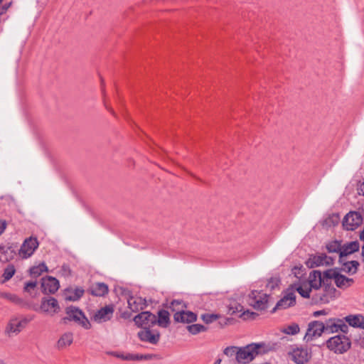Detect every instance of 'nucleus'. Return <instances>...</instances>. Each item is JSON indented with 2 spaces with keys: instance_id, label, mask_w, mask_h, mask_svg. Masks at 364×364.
Here are the masks:
<instances>
[{
  "instance_id": "obj_31",
  "label": "nucleus",
  "mask_w": 364,
  "mask_h": 364,
  "mask_svg": "<svg viewBox=\"0 0 364 364\" xmlns=\"http://www.w3.org/2000/svg\"><path fill=\"white\" fill-rule=\"evenodd\" d=\"M16 269L14 268V266L13 265H9L6 267L4 271L2 277L3 281L2 283H4L7 281H9L15 274Z\"/></svg>"
},
{
  "instance_id": "obj_26",
  "label": "nucleus",
  "mask_w": 364,
  "mask_h": 364,
  "mask_svg": "<svg viewBox=\"0 0 364 364\" xmlns=\"http://www.w3.org/2000/svg\"><path fill=\"white\" fill-rule=\"evenodd\" d=\"M91 294L96 296H103L108 292V287L104 283H97L90 289Z\"/></svg>"
},
{
  "instance_id": "obj_4",
  "label": "nucleus",
  "mask_w": 364,
  "mask_h": 364,
  "mask_svg": "<svg viewBox=\"0 0 364 364\" xmlns=\"http://www.w3.org/2000/svg\"><path fill=\"white\" fill-rule=\"evenodd\" d=\"M326 345L328 349L336 353H343L346 352L351 346L348 338L345 336H336L329 338Z\"/></svg>"
},
{
  "instance_id": "obj_5",
  "label": "nucleus",
  "mask_w": 364,
  "mask_h": 364,
  "mask_svg": "<svg viewBox=\"0 0 364 364\" xmlns=\"http://www.w3.org/2000/svg\"><path fill=\"white\" fill-rule=\"evenodd\" d=\"M326 277L328 278V281L334 280L336 285L340 289H347L353 284V279L348 278L344 275L338 273L336 269H329L325 271Z\"/></svg>"
},
{
  "instance_id": "obj_38",
  "label": "nucleus",
  "mask_w": 364,
  "mask_h": 364,
  "mask_svg": "<svg viewBox=\"0 0 364 364\" xmlns=\"http://www.w3.org/2000/svg\"><path fill=\"white\" fill-rule=\"evenodd\" d=\"M37 282L36 281H31L26 283L25 284V290L27 291H31V289H33L36 287Z\"/></svg>"
},
{
  "instance_id": "obj_8",
  "label": "nucleus",
  "mask_w": 364,
  "mask_h": 364,
  "mask_svg": "<svg viewBox=\"0 0 364 364\" xmlns=\"http://www.w3.org/2000/svg\"><path fill=\"white\" fill-rule=\"evenodd\" d=\"M66 314L67 317L65 318L78 323L86 329L90 328V323L89 321L79 309L73 306L68 307Z\"/></svg>"
},
{
  "instance_id": "obj_43",
  "label": "nucleus",
  "mask_w": 364,
  "mask_h": 364,
  "mask_svg": "<svg viewBox=\"0 0 364 364\" xmlns=\"http://www.w3.org/2000/svg\"><path fill=\"white\" fill-rule=\"evenodd\" d=\"M358 191L359 194L364 196V178H363V182L360 184Z\"/></svg>"
},
{
  "instance_id": "obj_35",
  "label": "nucleus",
  "mask_w": 364,
  "mask_h": 364,
  "mask_svg": "<svg viewBox=\"0 0 364 364\" xmlns=\"http://www.w3.org/2000/svg\"><path fill=\"white\" fill-rule=\"evenodd\" d=\"M188 331L195 335L200 332L204 331L205 328L201 324H193L187 326Z\"/></svg>"
},
{
  "instance_id": "obj_18",
  "label": "nucleus",
  "mask_w": 364,
  "mask_h": 364,
  "mask_svg": "<svg viewBox=\"0 0 364 364\" xmlns=\"http://www.w3.org/2000/svg\"><path fill=\"white\" fill-rule=\"evenodd\" d=\"M114 311V307L112 305L101 308L94 314L93 320L100 323L106 322L112 318Z\"/></svg>"
},
{
  "instance_id": "obj_11",
  "label": "nucleus",
  "mask_w": 364,
  "mask_h": 364,
  "mask_svg": "<svg viewBox=\"0 0 364 364\" xmlns=\"http://www.w3.org/2000/svg\"><path fill=\"white\" fill-rule=\"evenodd\" d=\"M363 223V217L358 212L351 211L343 218V226L348 230H354Z\"/></svg>"
},
{
  "instance_id": "obj_7",
  "label": "nucleus",
  "mask_w": 364,
  "mask_h": 364,
  "mask_svg": "<svg viewBox=\"0 0 364 364\" xmlns=\"http://www.w3.org/2000/svg\"><path fill=\"white\" fill-rule=\"evenodd\" d=\"M333 259L324 253L312 255L306 260V264L309 268L313 269L318 267L330 266L333 264Z\"/></svg>"
},
{
  "instance_id": "obj_48",
  "label": "nucleus",
  "mask_w": 364,
  "mask_h": 364,
  "mask_svg": "<svg viewBox=\"0 0 364 364\" xmlns=\"http://www.w3.org/2000/svg\"><path fill=\"white\" fill-rule=\"evenodd\" d=\"M362 256L364 257V245L362 247Z\"/></svg>"
},
{
  "instance_id": "obj_10",
  "label": "nucleus",
  "mask_w": 364,
  "mask_h": 364,
  "mask_svg": "<svg viewBox=\"0 0 364 364\" xmlns=\"http://www.w3.org/2000/svg\"><path fill=\"white\" fill-rule=\"evenodd\" d=\"M294 284L284 292L283 297L277 302L274 309H286L296 304L295 291Z\"/></svg>"
},
{
  "instance_id": "obj_9",
  "label": "nucleus",
  "mask_w": 364,
  "mask_h": 364,
  "mask_svg": "<svg viewBox=\"0 0 364 364\" xmlns=\"http://www.w3.org/2000/svg\"><path fill=\"white\" fill-rule=\"evenodd\" d=\"M323 324L325 333H333L338 331L347 333L348 331V326L343 319L336 318H329Z\"/></svg>"
},
{
  "instance_id": "obj_24",
  "label": "nucleus",
  "mask_w": 364,
  "mask_h": 364,
  "mask_svg": "<svg viewBox=\"0 0 364 364\" xmlns=\"http://www.w3.org/2000/svg\"><path fill=\"white\" fill-rule=\"evenodd\" d=\"M73 341V334L70 332L64 333L59 338L57 342V348L59 350L64 349L70 346Z\"/></svg>"
},
{
  "instance_id": "obj_19",
  "label": "nucleus",
  "mask_w": 364,
  "mask_h": 364,
  "mask_svg": "<svg viewBox=\"0 0 364 364\" xmlns=\"http://www.w3.org/2000/svg\"><path fill=\"white\" fill-rule=\"evenodd\" d=\"M138 336L141 341L148 342L151 344H156L160 338V334L156 331H151L149 328H143L138 333Z\"/></svg>"
},
{
  "instance_id": "obj_42",
  "label": "nucleus",
  "mask_w": 364,
  "mask_h": 364,
  "mask_svg": "<svg viewBox=\"0 0 364 364\" xmlns=\"http://www.w3.org/2000/svg\"><path fill=\"white\" fill-rule=\"evenodd\" d=\"M175 306H181V307H183L182 302L181 301H178V300L173 301L171 302V304L170 307L173 308V310L174 311L175 310V309H174Z\"/></svg>"
},
{
  "instance_id": "obj_36",
  "label": "nucleus",
  "mask_w": 364,
  "mask_h": 364,
  "mask_svg": "<svg viewBox=\"0 0 364 364\" xmlns=\"http://www.w3.org/2000/svg\"><path fill=\"white\" fill-rule=\"evenodd\" d=\"M0 298L5 299L12 302H16L18 300V298L16 295L10 294L9 292L3 291H0Z\"/></svg>"
},
{
  "instance_id": "obj_21",
  "label": "nucleus",
  "mask_w": 364,
  "mask_h": 364,
  "mask_svg": "<svg viewBox=\"0 0 364 364\" xmlns=\"http://www.w3.org/2000/svg\"><path fill=\"white\" fill-rule=\"evenodd\" d=\"M127 303L128 307L134 312L143 310L147 306L146 299L136 296H129Z\"/></svg>"
},
{
  "instance_id": "obj_16",
  "label": "nucleus",
  "mask_w": 364,
  "mask_h": 364,
  "mask_svg": "<svg viewBox=\"0 0 364 364\" xmlns=\"http://www.w3.org/2000/svg\"><path fill=\"white\" fill-rule=\"evenodd\" d=\"M27 322L28 321L24 318L20 319L18 318H13L9 321L5 332L9 336L12 334L16 335L25 328Z\"/></svg>"
},
{
  "instance_id": "obj_2",
  "label": "nucleus",
  "mask_w": 364,
  "mask_h": 364,
  "mask_svg": "<svg viewBox=\"0 0 364 364\" xmlns=\"http://www.w3.org/2000/svg\"><path fill=\"white\" fill-rule=\"evenodd\" d=\"M326 279L328 281V278L325 276V271L322 274L319 270H313L309 273L306 280L294 284V288L302 297L310 299L311 294L321 287Z\"/></svg>"
},
{
  "instance_id": "obj_34",
  "label": "nucleus",
  "mask_w": 364,
  "mask_h": 364,
  "mask_svg": "<svg viewBox=\"0 0 364 364\" xmlns=\"http://www.w3.org/2000/svg\"><path fill=\"white\" fill-rule=\"evenodd\" d=\"M282 331L288 335H295L299 333V327L296 323H291V325L284 328Z\"/></svg>"
},
{
  "instance_id": "obj_27",
  "label": "nucleus",
  "mask_w": 364,
  "mask_h": 364,
  "mask_svg": "<svg viewBox=\"0 0 364 364\" xmlns=\"http://www.w3.org/2000/svg\"><path fill=\"white\" fill-rule=\"evenodd\" d=\"M156 323L163 328H166L170 323V314L168 311L162 309L158 312Z\"/></svg>"
},
{
  "instance_id": "obj_22",
  "label": "nucleus",
  "mask_w": 364,
  "mask_h": 364,
  "mask_svg": "<svg viewBox=\"0 0 364 364\" xmlns=\"http://www.w3.org/2000/svg\"><path fill=\"white\" fill-rule=\"evenodd\" d=\"M173 318L176 322L188 323L196 321L197 316L191 311H180L174 314Z\"/></svg>"
},
{
  "instance_id": "obj_14",
  "label": "nucleus",
  "mask_w": 364,
  "mask_h": 364,
  "mask_svg": "<svg viewBox=\"0 0 364 364\" xmlns=\"http://www.w3.org/2000/svg\"><path fill=\"white\" fill-rule=\"evenodd\" d=\"M40 310L48 315L53 316L60 311V306L55 298L44 297L41 300Z\"/></svg>"
},
{
  "instance_id": "obj_23",
  "label": "nucleus",
  "mask_w": 364,
  "mask_h": 364,
  "mask_svg": "<svg viewBox=\"0 0 364 364\" xmlns=\"http://www.w3.org/2000/svg\"><path fill=\"white\" fill-rule=\"evenodd\" d=\"M83 294L84 290L82 288L67 289L65 291V299L68 301H77L82 296Z\"/></svg>"
},
{
  "instance_id": "obj_29",
  "label": "nucleus",
  "mask_w": 364,
  "mask_h": 364,
  "mask_svg": "<svg viewBox=\"0 0 364 364\" xmlns=\"http://www.w3.org/2000/svg\"><path fill=\"white\" fill-rule=\"evenodd\" d=\"M48 272V267L44 262L40 263L36 266H33L30 269V274L33 277H38L42 273Z\"/></svg>"
},
{
  "instance_id": "obj_39",
  "label": "nucleus",
  "mask_w": 364,
  "mask_h": 364,
  "mask_svg": "<svg viewBox=\"0 0 364 364\" xmlns=\"http://www.w3.org/2000/svg\"><path fill=\"white\" fill-rule=\"evenodd\" d=\"M256 315L254 312H250V311H244L242 314V316L245 319L249 318H254Z\"/></svg>"
},
{
  "instance_id": "obj_37",
  "label": "nucleus",
  "mask_w": 364,
  "mask_h": 364,
  "mask_svg": "<svg viewBox=\"0 0 364 364\" xmlns=\"http://www.w3.org/2000/svg\"><path fill=\"white\" fill-rule=\"evenodd\" d=\"M218 316L216 314H203L202 315V319L206 323H212L213 321L217 320Z\"/></svg>"
},
{
  "instance_id": "obj_44",
  "label": "nucleus",
  "mask_w": 364,
  "mask_h": 364,
  "mask_svg": "<svg viewBox=\"0 0 364 364\" xmlns=\"http://www.w3.org/2000/svg\"><path fill=\"white\" fill-rule=\"evenodd\" d=\"M299 271H302V267H295L292 269V273L294 274H295L296 277H299L297 276V274H299Z\"/></svg>"
},
{
  "instance_id": "obj_32",
  "label": "nucleus",
  "mask_w": 364,
  "mask_h": 364,
  "mask_svg": "<svg viewBox=\"0 0 364 364\" xmlns=\"http://www.w3.org/2000/svg\"><path fill=\"white\" fill-rule=\"evenodd\" d=\"M359 263L357 261H350L344 264V270L350 274H355L357 272Z\"/></svg>"
},
{
  "instance_id": "obj_47",
  "label": "nucleus",
  "mask_w": 364,
  "mask_h": 364,
  "mask_svg": "<svg viewBox=\"0 0 364 364\" xmlns=\"http://www.w3.org/2000/svg\"><path fill=\"white\" fill-rule=\"evenodd\" d=\"M106 107H107V109L110 112H112V114H114V111L112 110V109L109 108V107H107V106H106Z\"/></svg>"
},
{
  "instance_id": "obj_15",
  "label": "nucleus",
  "mask_w": 364,
  "mask_h": 364,
  "mask_svg": "<svg viewBox=\"0 0 364 364\" xmlns=\"http://www.w3.org/2000/svg\"><path fill=\"white\" fill-rule=\"evenodd\" d=\"M38 247V242L36 237H29L23 242L19 250V255L22 258L31 257Z\"/></svg>"
},
{
  "instance_id": "obj_41",
  "label": "nucleus",
  "mask_w": 364,
  "mask_h": 364,
  "mask_svg": "<svg viewBox=\"0 0 364 364\" xmlns=\"http://www.w3.org/2000/svg\"><path fill=\"white\" fill-rule=\"evenodd\" d=\"M327 314H328V311H326V310L316 311L313 313V316L315 317H318L321 315H327Z\"/></svg>"
},
{
  "instance_id": "obj_46",
  "label": "nucleus",
  "mask_w": 364,
  "mask_h": 364,
  "mask_svg": "<svg viewBox=\"0 0 364 364\" xmlns=\"http://www.w3.org/2000/svg\"><path fill=\"white\" fill-rule=\"evenodd\" d=\"M221 363V360L220 359H218L214 364H220Z\"/></svg>"
},
{
  "instance_id": "obj_28",
  "label": "nucleus",
  "mask_w": 364,
  "mask_h": 364,
  "mask_svg": "<svg viewBox=\"0 0 364 364\" xmlns=\"http://www.w3.org/2000/svg\"><path fill=\"white\" fill-rule=\"evenodd\" d=\"M345 321L353 327L364 328L363 325V317L361 316H348L345 317Z\"/></svg>"
},
{
  "instance_id": "obj_30",
  "label": "nucleus",
  "mask_w": 364,
  "mask_h": 364,
  "mask_svg": "<svg viewBox=\"0 0 364 364\" xmlns=\"http://www.w3.org/2000/svg\"><path fill=\"white\" fill-rule=\"evenodd\" d=\"M119 358H122L124 360H139L142 359H149L151 355H139V354H132V353H127V354H121L118 355Z\"/></svg>"
},
{
  "instance_id": "obj_20",
  "label": "nucleus",
  "mask_w": 364,
  "mask_h": 364,
  "mask_svg": "<svg viewBox=\"0 0 364 364\" xmlns=\"http://www.w3.org/2000/svg\"><path fill=\"white\" fill-rule=\"evenodd\" d=\"M41 287L46 294H54L59 289L60 284L57 279L48 277L42 279Z\"/></svg>"
},
{
  "instance_id": "obj_17",
  "label": "nucleus",
  "mask_w": 364,
  "mask_h": 364,
  "mask_svg": "<svg viewBox=\"0 0 364 364\" xmlns=\"http://www.w3.org/2000/svg\"><path fill=\"white\" fill-rule=\"evenodd\" d=\"M291 358L297 364H304L311 358L306 348H295L289 353Z\"/></svg>"
},
{
  "instance_id": "obj_45",
  "label": "nucleus",
  "mask_w": 364,
  "mask_h": 364,
  "mask_svg": "<svg viewBox=\"0 0 364 364\" xmlns=\"http://www.w3.org/2000/svg\"><path fill=\"white\" fill-rule=\"evenodd\" d=\"M0 253H6L5 247L4 245H0Z\"/></svg>"
},
{
  "instance_id": "obj_12",
  "label": "nucleus",
  "mask_w": 364,
  "mask_h": 364,
  "mask_svg": "<svg viewBox=\"0 0 364 364\" xmlns=\"http://www.w3.org/2000/svg\"><path fill=\"white\" fill-rule=\"evenodd\" d=\"M324 331V324L320 321H311L308 325L306 333L304 336V340L306 342L314 340L321 336Z\"/></svg>"
},
{
  "instance_id": "obj_3",
  "label": "nucleus",
  "mask_w": 364,
  "mask_h": 364,
  "mask_svg": "<svg viewBox=\"0 0 364 364\" xmlns=\"http://www.w3.org/2000/svg\"><path fill=\"white\" fill-rule=\"evenodd\" d=\"M337 296V291L331 284V281L326 279L325 284L311 294L310 299L315 304H326L334 300Z\"/></svg>"
},
{
  "instance_id": "obj_40",
  "label": "nucleus",
  "mask_w": 364,
  "mask_h": 364,
  "mask_svg": "<svg viewBox=\"0 0 364 364\" xmlns=\"http://www.w3.org/2000/svg\"><path fill=\"white\" fill-rule=\"evenodd\" d=\"M7 226L6 220H0V235L4 232Z\"/></svg>"
},
{
  "instance_id": "obj_33",
  "label": "nucleus",
  "mask_w": 364,
  "mask_h": 364,
  "mask_svg": "<svg viewBox=\"0 0 364 364\" xmlns=\"http://www.w3.org/2000/svg\"><path fill=\"white\" fill-rule=\"evenodd\" d=\"M326 249L328 252H339L342 250V246L338 241H333L326 245Z\"/></svg>"
},
{
  "instance_id": "obj_1",
  "label": "nucleus",
  "mask_w": 364,
  "mask_h": 364,
  "mask_svg": "<svg viewBox=\"0 0 364 364\" xmlns=\"http://www.w3.org/2000/svg\"><path fill=\"white\" fill-rule=\"evenodd\" d=\"M263 343H252L243 347L229 346L224 349L223 353L228 357L235 356V360L240 364H247L257 355L265 352Z\"/></svg>"
},
{
  "instance_id": "obj_13",
  "label": "nucleus",
  "mask_w": 364,
  "mask_h": 364,
  "mask_svg": "<svg viewBox=\"0 0 364 364\" xmlns=\"http://www.w3.org/2000/svg\"><path fill=\"white\" fill-rule=\"evenodd\" d=\"M134 321L138 326L147 328L156 323V316L149 311H143L134 318Z\"/></svg>"
},
{
  "instance_id": "obj_25",
  "label": "nucleus",
  "mask_w": 364,
  "mask_h": 364,
  "mask_svg": "<svg viewBox=\"0 0 364 364\" xmlns=\"http://www.w3.org/2000/svg\"><path fill=\"white\" fill-rule=\"evenodd\" d=\"M360 245L358 242L353 241L348 242L342 246V250L341 251V257L350 255L359 250Z\"/></svg>"
},
{
  "instance_id": "obj_6",
  "label": "nucleus",
  "mask_w": 364,
  "mask_h": 364,
  "mask_svg": "<svg viewBox=\"0 0 364 364\" xmlns=\"http://www.w3.org/2000/svg\"><path fill=\"white\" fill-rule=\"evenodd\" d=\"M248 304L257 310H264L267 308L268 296L261 291H252L247 300Z\"/></svg>"
}]
</instances>
